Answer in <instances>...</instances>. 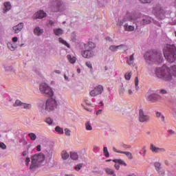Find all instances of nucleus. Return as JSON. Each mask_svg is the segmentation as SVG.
Segmentation results:
<instances>
[{"instance_id":"4be33fe9","label":"nucleus","mask_w":176,"mask_h":176,"mask_svg":"<svg viewBox=\"0 0 176 176\" xmlns=\"http://www.w3.org/2000/svg\"><path fill=\"white\" fill-rule=\"evenodd\" d=\"M151 21L148 16H144L142 19V21L140 23V25H146V24H151Z\"/></svg>"},{"instance_id":"f8f14e48","label":"nucleus","mask_w":176,"mask_h":176,"mask_svg":"<svg viewBox=\"0 0 176 176\" xmlns=\"http://www.w3.org/2000/svg\"><path fill=\"white\" fill-rule=\"evenodd\" d=\"M113 162L116 163L114 167L116 170H119V168H120V166L119 164H122L124 167L127 166V164H126V162L123 161V160H113Z\"/></svg>"},{"instance_id":"49530a36","label":"nucleus","mask_w":176,"mask_h":176,"mask_svg":"<svg viewBox=\"0 0 176 176\" xmlns=\"http://www.w3.org/2000/svg\"><path fill=\"white\" fill-rule=\"evenodd\" d=\"M65 135H67L68 137H69V135H71V131L68 129H65Z\"/></svg>"},{"instance_id":"473e14b6","label":"nucleus","mask_w":176,"mask_h":176,"mask_svg":"<svg viewBox=\"0 0 176 176\" xmlns=\"http://www.w3.org/2000/svg\"><path fill=\"white\" fill-rule=\"evenodd\" d=\"M54 32L55 35L60 36V35H63L64 32L63 31V30L58 28V29H54Z\"/></svg>"},{"instance_id":"69168bd1","label":"nucleus","mask_w":176,"mask_h":176,"mask_svg":"<svg viewBox=\"0 0 176 176\" xmlns=\"http://www.w3.org/2000/svg\"><path fill=\"white\" fill-rule=\"evenodd\" d=\"M64 78H65V79L66 80H68V77H67V75H64Z\"/></svg>"},{"instance_id":"c85d7f7f","label":"nucleus","mask_w":176,"mask_h":176,"mask_svg":"<svg viewBox=\"0 0 176 176\" xmlns=\"http://www.w3.org/2000/svg\"><path fill=\"white\" fill-rule=\"evenodd\" d=\"M156 116H157V118H158V119H160V120L164 123V122H165L164 115H163V113H162V112L157 111Z\"/></svg>"},{"instance_id":"37998d69","label":"nucleus","mask_w":176,"mask_h":176,"mask_svg":"<svg viewBox=\"0 0 176 176\" xmlns=\"http://www.w3.org/2000/svg\"><path fill=\"white\" fill-rule=\"evenodd\" d=\"M172 75L176 76V65L171 67Z\"/></svg>"},{"instance_id":"13d9d810","label":"nucleus","mask_w":176,"mask_h":176,"mask_svg":"<svg viewBox=\"0 0 176 176\" xmlns=\"http://www.w3.org/2000/svg\"><path fill=\"white\" fill-rule=\"evenodd\" d=\"M102 112V111H98L96 112L97 116H98V115H101Z\"/></svg>"},{"instance_id":"f257e3e1","label":"nucleus","mask_w":176,"mask_h":176,"mask_svg":"<svg viewBox=\"0 0 176 176\" xmlns=\"http://www.w3.org/2000/svg\"><path fill=\"white\" fill-rule=\"evenodd\" d=\"M144 58L148 64H160L163 61V55L160 51L151 50L144 54Z\"/></svg>"},{"instance_id":"864d4df0","label":"nucleus","mask_w":176,"mask_h":176,"mask_svg":"<svg viewBox=\"0 0 176 176\" xmlns=\"http://www.w3.org/2000/svg\"><path fill=\"white\" fill-rule=\"evenodd\" d=\"M12 42L14 43H16V42H17V41H19V38L17 37H13L12 39Z\"/></svg>"},{"instance_id":"bb28decb","label":"nucleus","mask_w":176,"mask_h":176,"mask_svg":"<svg viewBox=\"0 0 176 176\" xmlns=\"http://www.w3.org/2000/svg\"><path fill=\"white\" fill-rule=\"evenodd\" d=\"M104 171L107 173V174H109V175L116 176V175L115 174V170H113V169L111 168H106L104 169Z\"/></svg>"},{"instance_id":"e433bc0d","label":"nucleus","mask_w":176,"mask_h":176,"mask_svg":"<svg viewBox=\"0 0 176 176\" xmlns=\"http://www.w3.org/2000/svg\"><path fill=\"white\" fill-rule=\"evenodd\" d=\"M22 107L24 109H31L32 108V104L28 103H23Z\"/></svg>"},{"instance_id":"8fccbe9b","label":"nucleus","mask_w":176,"mask_h":176,"mask_svg":"<svg viewBox=\"0 0 176 176\" xmlns=\"http://www.w3.org/2000/svg\"><path fill=\"white\" fill-rule=\"evenodd\" d=\"M25 165L30 166V162H31V159L30 157H26L25 160Z\"/></svg>"},{"instance_id":"7ed1b4c3","label":"nucleus","mask_w":176,"mask_h":176,"mask_svg":"<svg viewBox=\"0 0 176 176\" xmlns=\"http://www.w3.org/2000/svg\"><path fill=\"white\" fill-rule=\"evenodd\" d=\"M155 75L157 78L163 79L166 82H170L173 80V74H171V69L166 65H163L162 67L157 68L155 70Z\"/></svg>"},{"instance_id":"4d7b16f0","label":"nucleus","mask_w":176,"mask_h":176,"mask_svg":"<svg viewBox=\"0 0 176 176\" xmlns=\"http://www.w3.org/2000/svg\"><path fill=\"white\" fill-rule=\"evenodd\" d=\"M128 94H129V96H131V94H133V90L129 89L128 90Z\"/></svg>"},{"instance_id":"a211bd4d","label":"nucleus","mask_w":176,"mask_h":176,"mask_svg":"<svg viewBox=\"0 0 176 176\" xmlns=\"http://www.w3.org/2000/svg\"><path fill=\"white\" fill-rule=\"evenodd\" d=\"M85 50L93 52V49H96V44L93 42H89L85 45Z\"/></svg>"},{"instance_id":"4c0bfd02","label":"nucleus","mask_w":176,"mask_h":176,"mask_svg":"<svg viewBox=\"0 0 176 176\" xmlns=\"http://www.w3.org/2000/svg\"><path fill=\"white\" fill-rule=\"evenodd\" d=\"M23 102H21L20 100H16L15 102L14 103V107H23Z\"/></svg>"},{"instance_id":"cd10ccee","label":"nucleus","mask_w":176,"mask_h":176,"mask_svg":"<svg viewBox=\"0 0 176 176\" xmlns=\"http://www.w3.org/2000/svg\"><path fill=\"white\" fill-rule=\"evenodd\" d=\"M34 32L36 35H38V36H39V35H42V34H43V30L41 29V28L39 27H37L34 29Z\"/></svg>"},{"instance_id":"774afa93","label":"nucleus","mask_w":176,"mask_h":176,"mask_svg":"<svg viewBox=\"0 0 176 176\" xmlns=\"http://www.w3.org/2000/svg\"><path fill=\"white\" fill-rule=\"evenodd\" d=\"M77 72H78V74H80V69H78Z\"/></svg>"},{"instance_id":"6ab92c4d","label":"nucleus","mask_w":176,"mask_h":176,"mask_svg":"<svg viewBox=\"0 0 176 176\" xmlns=\"http://www.w3.org/2000/svg\"><path fill=\"white\" fill-rule=\"evenodd\" d=\"M119 47H123V49L124 50H127V46H126V45H118V46L111 45V46L109 47V50L111 52H117L118 49H119Z\"/></svg>"},{"instance_id":"5fc2aeb1","label":"nucleus","mask_w":176,"mask_h":176,"mask_svg":"<svg viewBox=\"0 0 176 176\" xmlns=\"http://www.w3.org/2000/svg\"><path fill=\"white\" fill-rule=\"evenodd\" d=\"M36 151H37V152H41V145H37Z\"/></svg>"},{"instance_id":"dca6fc26","label":"nucleus","mask_w":176,"mask_h":176,"mask_svg":"<svg viewBox=\"0 0 176 176\" xmlns=\"http://www.w3.org/2000/svg\"><path fill=\"white\" fill-rule=\"evenodd\" d=\"M160 98V96L156 94H152L147 97V100H148V101H152V102L157 101Z\"/></svg>"},{"instance_id":"a878e982","label":"nucleus","mask_w":176,"mask_h":176,"mask_svg":"<svg viewBox=\"0 0 176 176\" xmlns=\"http://www.w3.org/2000/svg\"><path fill=\"white\" fill-rule=\"evenodd\" d=\"M154 166L155 167V170L159 173L160 175H163L164 174L163 172L160 173V168H162L160 163L155 162Z\"/></svg>"},{"instance_id":"3c124183","label":"nucleus","mask_w":176,"mask_h":176,"mask_svg":"<svg viewBox=\"0 0 176 176\" xmlns=\"http://www.w3.org/2000/svg\"><path fill=\"white\" fill-rule=\"evenodd\" d=\"M0 148L1 149H6V144L3 142H0Z\"/></svg>"},{"instance_id":"423d86ee","label":"nucleus","mask_w":176,"mask_h":176,"mask_svg":"<svg viewBox=\"0 0 176 176\" xmlns=\"http://www.w3.org/2000/svg\"><path fill=\"white\" fill-rule=\"evenodd\" d=\"M40 91L42 94H45L47 97H53L54 96L53 90L46 83H41L40 85Z\"/></svg>"},{"instance_id":"4468645a","label":"nucleus","mask_w":176,"mask_h":176,"mask_svg":"<svg viewBox=\"0 0 176 176\" xmlns=\"http://www.w3.org/2000/svg\"><path fill=\"white\" fill-rule=\"evenodd\" d=\"M113 151L116 152V153H122L123 155H126V156L129 159V160H131L133 159V154L129 151H121L119 150H117L116 148L113 147Z\"/></svg>"},{"instance_id":"7c9ffc66","label":"nucleus","mask_w":176,"mask_h":176,"mask_svg":"<svg viewBox=\"0 0 176 176\" xmlns=\"http://www.w3.org/2000/svg\"><path fill=\"white\" fill-rule=\"evenodd\" d=\"M70 157L72 160H78V159H79V155H78L77 153L72 152L70 153Z\"/></svg>"},{"instance_id":"f03ea898","label":"nucleus","mask_w":176,"mask_h":176,"mask_svg":"<svg viewBox=\"0 0 176 176\" xmlns=\"http://www.w3.org/2000/svg\"><path fill=\"white\" fill-rule=\"evenodd\" d=\"M163 54L168 63H174L176 60V47L174 44H166L164 46Z\"/></svg>"},{"instance_id":"09e8293b","label":"nucleus","mask_w":176,"mask_h":176,"mask_svg":"<svg viewBox=\"0 0 176 176\" xmlns=\"http://www.w3.org/2000/svg\"><path fill=\"white\" fill-rule=\"evenodd\" d=\"M86 65L87 67H88V68H90V69H93V65H91V62L90 61L87 62Z\"/></svg>"},{"instance_id":"f3484780","label":"nucleus","mask_w":176,"mask_h":176,"mask_svg":"<svg viewBox=\"0 0 176 176\" xmlns=\"http://www.w3.org/2000/svg\"><path fill=\"white\" fill-rule=\"evenodd\" d=\"M47 14L43 12V10H40L37 12L34 15V19H43V17H46Z\"/></svg>"},{"instance_id":"338daca9","label":"nucleus","mask_w":176,"mask_h":176,"mask_svg":"<svg viewBox=\"0 0 176 176\" xmlns=\"http://www.w3.org/2000/svg\"><path fill=\"white\" fill-rule=\"evenodd\" d=\"M142 150H143V151H146V146H143V147H142Z\"/></svg>"},{"instance_id":"c756f323","label":"nucleus","mask_w":176,"mask_h":176,"mask_svg":"<svg viewBox=\"0 0 176 176\" xmlns=\"http://www.w3.org/2000/svg\"><path fill=\"white\" fill-rule=\"evenodd\" d=\"M56 6L52 8L53 12H60V6H61V1H56Z\"/></svg>"},{"instance_id":"603ef678","label":"nucleus","mask_w":176,"mask_h":176,"mask_svg":"<svg viewBox=\"0 0 176 176\" xmlns=\"http://www.w3.org/2000/svg\"><path fill=\"white\" fill-rule=\"evenodd\" d=\"M160 93L161 94H167V91L166 89H160Z\"/></svg>"},{"instance_id":"5701e85b","label":"nucleus","mask_w":176,"mask_h":176,"mask_svg":"<svg viewBox=\"0 0 176 176\" xmlns=\"http://www.w3.org/2000/svg\"><path fill=\"white\" fill-rule=\"evenodd\" d=\"M12 9V5L10 2H5L4 3V9L3 12L4 13H6V12H8V10H10Z\"/></svg>"},{"instance_id":"393cba45","label":"nucleus","mask_w":176,"mask_h":176,"mask_svg":"<svg viewBox=\"0 0 176 176\" xmlns=\"http://www.w3.org/2000/svg\"><path fill=\"white\" fill-rule=\"evenodd\" d=\"M7 46H8V49L10 50H11V52H14V50H16V49H17V45H16V44H13L12 43H8L7 44Z\"/></svg>"},{"instance_id":"2eb2a0df","label":"nucleus","mask_w":176,"mask_h":176,"mask_svg":"<svg viewBox=\"0 0 176 176\" xmlns=\"http://www.w3.org/2000/svg\"><path fill=\"white\" fill-rule=\"evenodd\" d=\"M24 28V23H20L17 25L14 26L12 30L15 34H19Z\"/></svg>"},{"instance_id":"f704fd0d","label":"nucleus","mask_w":176,"mask_h":176,"mask_svg":"<svg viewBox=\"0 0 176 176\" xmlns=\"http://www.w3.org/2000/svg\"><path fill=\"white\" fill-rule=\"evenodd\" d=\"M28 137L30 138L31 141H35L36 140V135L34 133H28Z\"/></svg>"},{"instance_id":"052dcab7","label":"nucleus","mask_w":176,"mask_h":176,"mask_svg":"<svg viewBox=\"0 0 176 176\" xmlns=\"http://www.w3.org/2000/svg\"><path fill=\"white\" fill-rule=\"evenodd\" d=\"M142 155L143 156H145L146 155V150L143 151Z\"/></svg>"},{"instance_id":"c03bdc74","label":"nucleus","mask_w":176,"mask_h":176,"mask_svg":"<svg viewBox=\"0 0 176 176\" xmlns=\"http://www.w3.org/2000/svg\"><path fill=\"white\" fill-rule=\"evenodd\" d=\"M82 167H83V164H78L75 166L74 168L76 171H79Z\"/></svg>"},{"instance_id":"6e6d98bb","label":"nucleus","mask_w":176,"mask_h":176,"mask_svg":"<svg viewBox=\"0 0 176 176\" xmlns=\"http://www.w3.org/2000/svg\"><path fill=\"white\" fill-rule=\"evenodd\" d=\"M22 155L23 156H27V155H28V151H23Z\"/></svg>"},{"instance_id":"e2e57ef3","label":"nucleus","mask_w":176,"mask_h":176,"mask_svg":"<svg viewBox=\"0 0 176 176\" xmlns=\"http://www.w3.org/2000/svg\"><path fill=\"white\" fill-rule=\"evenodd\" d=\"M128 176H137V175L135 173H132V174L129 175Z\"/></svg>"},{"instance_id":"1a4fd4ad","label":"nucleus","mask_w":176,"mask_h":176,"mask_svg":"<svg viewBox=\"0 0 176 176\" xmlns=\"http://www.w3.org/2000/svg\"><path fill=\"white\" fill-rule=\"evenodd\" d=\"M104 90V88L102 86L99 85L96 87H95L92 91L89 92V95L91 97H96V96H100V94H102V91Z\"/></svg>"},{"instance_id":"0e129e2a","label":"nucleus","mask_w":176,"mask_h":176,"mask_svg":"<svg viewBox=\"0 0 176 176\" xmlns=\"http://www.w3.org/2000/svg\"><path fill=\"white\" fill-rule=\"evenodd\" d=\"M50 25H53V24H54V23L52 21H50Z\"/></svg>"},{"instance_id":"412c9836","label":"nucleus","mask_w":176,"mask_h":176,"mask_svg":"<svg viewBox=\"0 0 176 176\" xmlns=\"http://www.w3.org/2000/svg\"><path fill=\"white\" fill-rule=\"evenodd\" d=\"M124 31L129 32L131 31H134L135 28L133 25H129V23H125L124 25Z\"/></svg>"},{"instance_id":"6e6552de","label":"nucleus","mask_w":176,"mask_h":176,"mask_svg":"<svg viewBox=\"0 0 176 176\" xmlns=\"http://www.w3.org/2000/svg\"><path fill=\"white\" fill-rule=\"evenodd\" d=\"M57 108V102L55 100L50 99L46 102L45 109L47 111H54Z\"/></svg>"},{"instance_id":"c9c22d12","label":"nucleus","mask_w":176,"mask_h":176,"mask_svg":"<svg viewBox=\"0 0 176 176\" xmlns=\"http://www.w3.org/2000/svg\"><path fill=\"white\" fill-rule=\"evenodd\" d=\"M85 128H86V130L89 131H91V130H93V126H91V124H90L89 122H87L85 123Z\"/></svg>"},{"instance_id":"a18cd8bd","label":"nucleus","mask_w":176,"mask_h":176,"mask_svg":"<svg viewBox=\"0 0 176 176\" xmlns=\"http://www.w3.org/2000/svg\"><path fill=\"white\" fill-rule=\"evenodd\" d=\"M45 122L47 123V124H53V120L50 118H46Z\"/></svg>"},{"instance_id":"79ce46f5","label":"nucleus","mask_w":176,"mask_h":176,"mask_svg":"<svg viewBox=\"0 0 176 176\" xmlns=\"http://www.w3.org/2000/svg\"><path fill=\"white\" fill-rule=\"evenodd\" d=\"M138 85H140V80L138 79V77H135V86L136 90H138V89H139Z\"/></svg>"},{"instance_id":"2f4dec72","label":"nucleus","mask_w":176,"mask_h":176,"mask_svg":"<svg viewBox=\"0 0 176 176\" xmlns=\"http://www.w3.org/2000/svg\"><path fill=\"white\" fill-rule=\"evenodd\" d=\"M67 58L71 64H75L76 63V57L75 56L72 57L71 55H67Z\"/></svg>"},{"instance_id":"20e7f679","label":"nucleus","mask_w":176,"mask_h":176,"mask_svg":"<svg viewBox=\"0 0 176 176\" xmlns=\"http://www.w3.org/2000/svg\"><path fill=\"white\" fill-rule=\"evenodd\" d=\"M45 162V155L43 153H40L35 154L32 157V162L30 166V170H34V168H38L42 163Z\"/></svg>"},{"instance_id":"b1692460","label":"nucleus","mask_w":176,"mask_h":176,"mask_svg":"<svg viewBox=\"0 0 176 176\" xmlns=\"http://www.w3.org/2000/svg\"><path fill=\"white\" fill-rule=\"evenodd\" d=\"M61 158L63 159V160H67L69 158V153H68L67 151H63L61 152Z\"/></svg>"},{"instance_id":"aec40b11","label":"nucleus","mask_w":176,"mask_h":176,"mask_svg":"<svg viewBox=\"0 0 176 176\" xmlns=\"http://www.w3.org/2000/svg\"><path fill=\"white\" fill-rule=\"evenodd\" d=\"M126 63L128 65L134 67V54H133L130 57H126Z\"/></svg>"},{"instance_id":"9b49d317","label":"nucleus","mask_w":176,"mask_h":176,"mask_svg":"<svg viewBox=\"0 0 176 176\" xmlns=\"http://www.w3.org/2000/svg\"><path fill=\"white\" fill-rule=\"evenodd\" d=\"M150 151H151V152H153V153H165L166 148H160V147L155 146V144H151L150 145Z\"/></svg>"},{"instance_id":"680f3d73","label":"nucleus","mask_w":176,"mask_h":176,"mask_svg":"<svg viewBox=\"0 0 176 176\" xmlns=\"http://www.w3.org/2000/svg\"><path fill=\"white\" fill-rule=\"evenodd\" d=\"M54 72H56V74H61V72H60V70H55Z\"/></svg>"},{"instance_id":"de8ad7c7","label":"nucleus","mask_w":176,"mask_h":176,"mask_svg":"<svg viewBox=\"0 0 176 176\" xmlns=\"http://www.w3.org/2000/svg\"><path fill=\"white\" fill-rule=\"evenodd\" d=\"M142 3H151L153 0H139Z\"/></svg>"},{"instance_id":"ddd939ff","label":"nucleus","mask_w":176,"mask_h":176,"mask_svg":"<svg viewBox=\"0 0 176 176\" xmlns=\"http://www.w3.org/2000/svg\"><path fill=\"white\" fill-rule=\"evenodd\" d=\"M82 56L84 58H91L94 56V52L89 50H85L82 52Z\"/></svg>"},{"instance_id":"0eeeda50","label":"nucleus","mask_w":176,"mask_h":176,"mask_svg":"<svg viewBox=\"0 0 176 176\" xmlns=\"http://www.w3.org/2000/svg\"><path fill=\"white\" fill-rule=\"evenodd\" d=\"M153 13H154L157 19H162L164 18V10L162 8L160 5H157L153 8Z\"/></svg>"},{"instance_id":"bf43d9fd","label":"nucleus","mask_w":176,"mask_h":176,"mask_svg":"<svg viewBox=\"0 0 176 176\" xmlns=\"http://www.w3.org/2000/svg\"><path fill=\"white\" fill-rule=\"evenodd\" d=\"M93 149H94V151H97V150L98 149V146H93Z\"/></svg>"},{"instance_id":"58836bf2","label":"nucleus","mask_w":176,"mask_h":176,"mask_svg":"<svg viewBox=\"0 0 176 176\" xmlns=\"http://www.w3.org/2000/svg\"><path fill=\"white\" fill-rule=\"evenodd\" d=\"M59 42L60 43H62L63 45H65V46H67V47L69 48V44H68V43H67V41H65L64 39L59 38Z\"/></svg>"},{"instance_id":"a19ab883","label":"nucleus","mask_w":176,"mask_h":176,"mask_svg":"<svg viewBox=\"0 0 176 176\" xmlns=\"http://www.w3.org/2000/svg\"><path fill=\"white\" fill-rule=\"evenodd\" d=\"M55 131L58 133V134H63L64 133V129L60 126H56Z\"/></svg>"},{"instance_id":"72a5a7b5","label":"nucleus","mask_w":176,"mask_h":176,"mask_svg":"<svg viewBox=\"0 0 176 176\" xmlns=\"http://www.w3.org/2000/svg\"><path fill=\"white\" fill-rule=\"evenodd\" d=\"M133 75V72H128L124 74V78L126 80H130L131 79V76Z\"/></svg>"},{"instance_id":"39448f33","label":"nucleus","mask_w":176,"mask_h":176,"mask_svg":"<svg viewBox=\"0 0 176 176\" xmlns=\"http://www.w3.org/2000/svg\"><path fill=\"white\" fill-rule=\"evenodd\" d=\"M141 17V14L140 12H135V11L133 12H126V19L119 20L118 22V25L121 27V25H123L124 24L125 21H127V20L129 21H135L138 20Z\"/></svg>"},{"instance_id":"ea45409f","label":"nucleus","mask_w":176,"mask_h":176,"mask_svg":"<svg viewBox=\"0 0 176 176\" xmlns=\"http://www.w3.org/2000/svg\"><path fill=\"white\" fill-rule=\"evenodd\" d=\"M103 153L105 157H109V152L108 151V148L107 147L103 148Z\"/></svg>"},{"instance_id":"9d476101","label":"nucleus","mask_w":176,"mask_h":176,"mask_svg":"<svg viewBox=\"0 0 176 176\" xmlns=\"http://www.w3.org/2000/svg\"><path fill=\"white\" fill-rule=\"evenodd\" d=\"M150 119L149 116L144 111H140L139 112V121L142 123H145L148 122Z\"/></svg>"}]
</instances>
